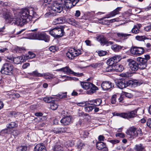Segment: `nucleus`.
Masks as SVG:
<instances>
[{
  "label": "nucleus",
  "mask_w": 151,
  "mask_h": 151,
  "mask_svg": "<svg viewBox=\"0 0 151 151\" xmlns=\"http://www.w3.org/2000/svg\"><path fill=\"white\" fill-rule=\"evenodd\" d=\"M81 85L85 89H89L86 91L87 94L91 95L98 90V88L93 83L89 82H82Z\"/></svg>",
  "instance_id": "f257e3e1"
},
{
  "label": "nucleus",
  "mask_w": 151,
  "mask_h": 151,
  "mask_svg": "<svg viewBox=\"0 0 151 151\" xmlns=\"http://www.w3.org/2000/svg\"><path fill=\"white\" fill-rule=\"evenodd\" d=\"M13 69L14 66L11 63H6L3 65L0 72L2 74L9 75L12 73Z\"/></svg>",
  "instance_id": "f03ea898"
},
{
  "label": "nucleus",
  "mask_w": 151,
  "mask_h": 151,
  "mask_svg": "<svg viewBox=\"0 0 151 151\" xmlns=\"http://www.w3.org/2000/svg\"><path fill=\"white\" fill-rule=\"evenodd\" d=\"M49 32L51 35L56 38L61 37L64 34L63 29L60 27L54 28L50 30Z\"/></svg>",
  "instance_id": "7ed1b4c3"
},
{
  "label": "nucleus",
  "mask_w": 151,
  "mask_h": 151,
  "mask_svg": "<svg viewBox=\"0 0 151 151\" xmlns=\"http://www.w3.org/2000/svg\"><path fill=\"white\" fill-rule=\"evenodd\" d=\"M81 54V51L80 50H76L74 48H71L66 53V55L69 58L72 59Z\"/></svg>",
  "instance_id": "20e7f679"
},
{
  "label": "nucleus",
  "mask_w": 151,
  "mask_h": 151,
  "mask_svg": "<svg viewBox=\"0 0 151 151\" xmlns=\"http://www.w3.org/2000/svg\"><path fill=\"white\" fill-rule=\"evenodd\" d=\"M32 37L34 39L43 40L46 42H48L50 40L48 36L44 32L34 34Z\"/></svg>",
  "instance_id": "39448f33"
},
{
  "label": "nucleus",
  "mask_w": 151,
  "mask_h": 151,
  "mask_svg": "<svg viewBox=\"0 0 151 151\" xmlns=\"http://www.w3.org/2000/svg\"><path fill=\"white\" fill-rule=\"evenodd\" d=\"M25 23L24 20L23 19L19 14L17 16H15V17L14 18L12 21V23L21 26L23 25Z\"/></svg>",
  "instance_id": "423d86ee"
},
{
  "label": "nucleus",
  "mask_w": 151,
  "mask_h": 151,
  "mask_svg": "<svg viewBox=\"0 0 151 151\" xmlns=\"http://www.w3.org/2000/svg\"><path fill=\"white\" fill-rule=\"evenodd\" d=\"M128 65L130 69L133 71H136L138 68L139 66L138 64L135 61L133 60L130 59L127 60Z\"/></svg>",
  "instance_id": "0eeeda50"
},
{
  "label": "nucleus",
  "mask_w": 151,
  "mask_h": 151,
  "mask_svg": "<svg viewBox=\"0 0 151 151\" xmlns=\"http://www.w3.org/2000/svg\"><path fill=\"white\" fill-rule=\"evenodd\" d=\"M62 1V0H61ZM65 5L68 9H70L76 5L79 1V0H63Z\"/></svg>",
  "instance_id": "6e6552de"
},
{
  "label": "nucleus",
  "mask_w": 151,
  "mask_h": 151,
  "mask_svg": "<svg viewBox=\"0 0 151 151\" xmlns=\"http://www.w3.org/2000/svg\"><path fill=\"white\" fill-rule=\"evenodd\" d=\"M137 60L139 62V68L143 69L146 68L147 66V60L140 57L137 58Z\"/></svg>",
  "instance_id": "1a4fd4ad"
},
{
  "label": "nucleus",
  "mask_w": 151,
  "mask_h": 151,
  "mask_svg": "<svg viewBox=\"0 0 151 151\" xmlns=\"http://www.w3.org/2000/svg\"><path fill=\"white\" fill-rule=\"evenodd\" d=\"M19 15L24 20L25 22H28L30 21L29 16L28 14V9H23L21 13Z\"/></svg>",
  "instance_id": "9d476101"
},
{
  "label": "nucleus",
  "mask_w": 151,
  "mask_h": 151,
  "mask_svg": "<svg viewBox=\"0 0 151 151\" xmlns=\"http://www.w3.org/2000/svg\"><path fill=\"white\" fill-rule=\"evenodd\" d=\"M56 71H61L67 75L73 74L74 75H75V72L72 71L68 66H66L65 67L57 69Z\"/></svg>",
  "instance_id": "9b49d317"
},
{
  "label": "nucleus",
  "mask_w": 151,
  "mask_h": 151,
  "mask_svg": "<svg viewBox=\"0 0 151 151\" xmlns=\"http://www.w3.org/2000/svg\"><path fill=\"white\" fill-rule=\"evenodd\" d=\"M51 9L53 11L56 12L60 13L63 9L61 5L58 3H54L51 7Z\"/></svg>",
  "instance_id": "f8f14e48"
},
{
  "label": "nucleus",
  "mask_w": 151,
  "mask_h": 151,
  "mask_svg": "<svg viewBox=\"0 0 151 151\" xmlns=\"http://www.w3.org/2000/svg\"><path fill=\"white\" fill-rule=\"evenodd\" d=\"M101 86L104 90H107L112 87L111 83L110 81H103Z\"/></svg>",
  "instance_id": "ddd939ff"
},
{
  "label": "nucleus",
  "mask_w": 151,
  "mask_h": 151,
  "mask_svg": "<svg viewBox=\"0 0 151 151\" xmlns=\"http://www.w3.org/2000/svg\"><path fill=\"white\" fill-rule=\"evenodd\" d=\"M60 122L63 125H68L71 122V118L70 116H67L62 119Z\"/></svg>",
  "instance_id": "4468645a"
},
{
  "label": "nucleus",
  "mask_w": 151,
  "mask_h": 151,
  "mask_svg": "<svg viewBox=\"0 0 151 151\" xmlns=\"http://www.w3.org/2000/svg\"><path fill=\"white\" fill-rule=\"evenodd\" d=\"M137 129L134 127H130L128 131L127 132V133L128 135L130 136V137L134 138L136 137V133Z\"/></svg>",
  "instance_id": "2eb2a0df"
},
{
  "label": "nucleus",
  "mask_w": 151,
  "mask_h": 151,
  "mask_svg": "<svg viewBox=\"0 0 151 151\" xmlns=\"http://www.w3.org/2000/svg\"><path fill=\"white\" fill-rule=\"evenodd\" d=\"M96 147L99 150H103V151H108V149L106 144L103 142H98L96 143Z\"/></svg>",
  "instance_id": "dca6fc26"
},
{
  "label": "nucleus",
  "mask_w": 151,
  "mask_h": 151,
  "mask_svg": "<svg viewBox=\"0 0 151 151\" xmlns=\"http://www.w3.org/2000/svg\"><path fill=\"white\" fill-rule=\"evenodd\" d=\"M141 27L142 25L140 24H137L134 25L131 30V32L135 34L139 33L140 32L139 29Z\"/></svg>",
  "instance_id": "f3484780"
},
{
  "label": "nucleus",
  "mask_w": 151,
  "mask_h": 151,
  "mask_svg": "<svg viewBox=\"0 0 151 151\" xmlns=\"http://www.w3.org/2000/svg\"><path fill=\"white\" fill-rule=\"evenodd\" d=\"M67 129L66 128H55L52 130V132L56 134H62L66 132Z\"/></svg>",
  "instance_id": "a211bd4d"
},
{
  "label": "nucleus",
  "mask_w": 151,
  "mask_h": 151,
  "mask_svg": "<svg viewBox=\"0 0 151 151\" xmlns=\"http://www.w3.org/2000/svg\"><path fill=\"white\" fill-rule=\"evenodd\" d=\"M4 18L7 22L11 23L12 22L14 17H13L10 12H6L4 14Z\"/></svg>",
  "instance_id": "6ab92c4d"
},
{
  "label": "nucleus",
  "mask_w": 151,
  "mask_h": 151,
  "mask_svg": "<svg viewBox=\"0 0 151 151\" xmlns=\"http://www.w3.org/2000/svg\"><path fill=\"white\" fill-rule=\"evenodd\" d=\"M45 147L43 143L37 144L35 147V151H45Z\"/></svg>",
  "instance_id": "aec40b11"
},
{
  "label": "nucleus",
  "mask_w": 151,
  "mask_h": 151,
  "mask_svg": "<svg viewBox=\"0 0 151 151\" xmlns=\"http://www.w3.org/2000/svg\"><path fill=\"white\" fill-rule=\"evenodd\" d=\"M116 85L118 88L121 89L126 88L128 86V84L126 83L124 81L120 80L118 81L117 82H116Z\"/></svg>",
  "instance_id": "412c9836"
},
{
  "label": "nucleus",
  "mask_w": 151,
  "mask_h": 151,
  "mask_svg": "<svg viewBox=\"0 0 151 151\" xmlns=\"http://www.w3.org/2000/svg\"><path fill=\"white\" fill-rule=\"evenodd\" d=\"M121 7H118L113 11L111 12L107 15V17L109 18L119 14V11L121 10Z\"/></svg>",
  "instance_id": "4be33fe9"
},
{
  "label": "nucleus",
  "mask_w": 151,
  "mask_h": 151,
  "mask_svg": "<svg viewBox=\"0 0 151 151\" xmlns=\"http://www.w3.org/2000/svg\"><path fill=\"white\" fill-rule=\"evenodd\" d=\"M134 149L136 151H145V147L142 144L136 145L134 148Z\"/></svg>",
  "instance_id": "5701e85b"
},
{
  "label": "nucleus",
  "mask_w": 151,
  "mask_h": 151,
  "mask_svg": "<svg viewBox=\"0 0 151 151\" xmlns=\"http://www.w3.org/2000/svg\"><path fill=\"white\" fill-rule=\"evenodd\" d=\"M18 126V124L17 121L11 122L6 125V127L8 129H12L16 128Z\"/></svg>",
  "instance_id": "b1692460"
},
{
  "label": "nucleus",
  "mask_w": 151,
  "mask_h": 151,
  "mask_svg": "<svg viewBox=\"0 0 151 151\" xmlns=\"http://www.w3.org/2000/svg\"><path fill=\"white\" fill-rule=\"evenodd\" d=\"M114 70L118 72H122L124 69V67L121 65L117 64L114 66Z\"/></svg>",
  "instance_id": "393cba45"
},
{
  "label": "nucleus",
  "mask_w": 151,
  "mask_h": 151,
  "mask_svg": "<svg viewBox=\"0 0 151 151\" xmlns=\"http://www.w3.org/2000/svg\"><path fill=\"white\" fill-rule=\"evenodd\" d=\"M117 35L120 38L124 39H127L129 36L131 35L130 34H126L119 33H117Z\"/></svg>",
  "instance_id": "a878e982"
},
{
  "label": "nucleus",
  "mask_w": 151,
  "mask_h": 151,
  "mask_svg": "<svg viewBox=\"0 0 151 151\" xmlns=\"http://www.w3.org/2000/svg\"><path fill=\"white\" fill-rule=\"evenodd\" d=\"M111 48L114 51L118 52L122 49V47L117 44H115L112 45Z\"/></svg>",
  "instance_id": "bb28decb"
},
{
  "label": "nucleus",
  "mask_w": 151,
  "mask_h": 151,
  "mask_svg": "<svg viewBox=\"0 0 151 151\" xmlns=\"http://www.w3.org/2000/svg\"><path fill=\"white\" fill-rule=\"evenodd\" d=\"M54 21L57 23L62 24L65 22V17H61L55 19Z\"/></svg>",
  "instance_id": "cd10ccee"
},
{
  "label": "nucleus",
  "mask_w": 151,
  "mask_h": 151,
  "mask_svg": "<svg viewBox=\"0 0 151 151\" xmlns=\"http://www.w3.org/2000/svg\"><path fill=\"white\" fill-rule=\"evenodd\" d=\"M30 76L35 77H39L42 76V73H39L37 70H35L32 73H29Z\"/></svg>",
  "instance_id": "c85d7f7f"
},
{
  "label": "nucleus",
  "mask_w": 151,
  "mask_h": 151,
  "mask_svg": "<svg viewBox=\"0 0 151 151\" xmlns=\"http://www.w3.org/2000/svg\"><path fill=\"white\" fill-rule=\"evenodd\" d=\"M8 133V130L5 129L2 130L0 132V140H1L5 138V133Z\"/></svg>",
  "instance_id": "c756f323"
},
{
  "label": "nucleus",
  "mask_w": 151,
  "mask_h": 151,
  "mask_svg": "<svg viewBox=\"0 0 151 151\" xmlns=\"http://www.w3.org/2000/svg\"><path fill=\"white\" fill-rule=\"evenodd\" d=\"M42 77L46 79L50 80L53 78V75L46 73H42Z\"/></svg>",
  "instance_id": "7c9ffc66"
},
{
  "label": "nucleus",
  "mask_w": 151,
  "mask_h": 151,
  "mask_svg": "<svg viewBox=\"0 0 151 151\" xmlns=\"http://www.w3.org/2000/svg\"><path fill=\"white\" fill-rule=\"evenodd\" d=\"M36 13L35 12L33 9L31 10L28 9V16H29V20L32 19V18L33 17H34L35 15L36 14Z\"/></svg>",
  "instance_id": "2f4dec72"
},
{
  "label": "nucleus",
  "mask_w": 151,
  "mask_h": 151,
  "mask_svg": "<svg viewBox=\"0 0 151 151\" xmlns=\"http://www.w3.org/2000/svg\"><path fill=\"white\" fill-rule=\"evenodd\" d=\"M137 111L134 110L128 113V118H133L137 116Z\"/></svg>",
  "instance_id": "473e14b6"
},
{
  "label": "nucleus",
  "mask_w": 151,
  "mask_h": 151,
  "mask_svg": "<svg viewBox=\"0 0 151 151\" xmlns=\"http://www.w3.org/2000/svg\"><path fill=\"white\" fill-rule=\"evenodd\" d=\"M54 97H50L44 98L43 100L44 101L47 103H50L52 102H55V100H52L54 99Z\"/></svg>",
  "instance_id": "72a5a7b5"
},
{
  "label": "nucleus",
  "mask_w": 151,
  "mask_h": 151,
  "mask_svg": "<svg viewBox=\"0 0 151 151\" xmlns=\"http://www.w3.org/2000/svg\"><path fill=\"white\" fill-rule=\"evenodd\" d=\"M99 41L102 43H107V41L103 35H100L98 37Z\"/></svg>",
  "instance_id": "f704fd0d"
},
{
  "label": "nucleus",
  "mask_w": 151,
  "mask_h": 151,
  "mask_svg": "<svg viewBox=\"0 0 151 151\" xmlns=\"http://www.w3.org/2000/svg\"><path fill=\"white\" fill-rule=\"evenodd\" d=\"M12 60L14 63L18 64L21 62V57L20 56L15 57Z\"/></svg>",
  "instance_id": "c9c22d12"
},
{
  "label": "nucleus",
  "mask_w": 151,
  "mask_h": 151,
  "mask_svg": "<svg viewBox=\"0 0 151 151\" xmlns=\"http://www.w3.org/2000/svg\"><path fill=\"white\" fill-rule=\"evenodd\" d=\"M29 55H26L25 57L26 59H32L35 57V55L33 52H28Z\"/></svg>",
  "instance_id": "e433bc0d"
},
{
  "label": "nucleus",
  "mask_w": 151,
  "mask_h": 151,
  "mask_svg": "<svg viewBox=\"0 0 151 151\" xmlns=\"http://www.w3.org/2000/svg\"><path fill=\"white\" fill-rule=\"evenodd\" d=\"M115 63L119 62L122 59L120 55H116L112 57Z\"/></svg>",
  "instance_id": "4c0bfd02"
},
{
  "label": "nucleus",
  "mask_w": 151,
  "mask_h": 151,
  "mask_svg": "<svg viewBox=\"0 0 151 151\" xmlns=\"http://www.w3.org/2000/svg\"><path fill=\"white\" fill-rule=\"evenodd\" d=\"M67 92H61L60 94L57 95L56 96L57 97H60L61 99H64L67 98Z\"/></svg>",
  "instance_id": "58836bf2"
},
{
  "label": "nucleus",
  "mask_w": 151,
  "mask_h": 151,
  "mask_svg": "<svg viewBox=\"0 0 151 151\" xmlns=\"http://www.w3.org/2000/svg\"><path fill=\"white\" fill-rule=\"evenodd\" d=\"M58 104L55 103V101L52 102L50 104V108L53 110H56L58 108Z\"/></svg>",
  "instance_id": "ea45409f"
},
{
  "label": "nucleus",
  "mask_w": 151,
  "mask_h": 151,
  "mask_svg": "<svg viewBox=\"0 0 151 151\" xmlns=\"http://www.w3.org/2000/svg\"><path fill=\"white\" fill-rule=\"evenodd\" d=\"M66 21L69 24L73 25H75L76 24L75 20L73 18H68L67 19Z\"/></svg>",
  "instance_id": "a19ab883"
},
{
  "label": "nucleus",
  "mask_w": 151,
  "mask_h": 151,
  "mask_svg": "<svg viewBox=\"0 0 151 151\" xmlns=\"http://www.w3.org/2000/svg\"><path fill=\"white\" fill-rule=\"evenodd\" d=\"M27 147L25 146H21L17 148V151H27Z\"/></svg>",
  "instance_id": "79ce46f5"
},
{
  "label": "nucleus",
  "mask_w": 151,
  "mask_h": 151,
  "mask_svg": "<svg viewBox=\"0 0 151 151\" xmlns=\"http://www.w3.org/2000/svg\"><path fill=\"white\" fill-rule=\"evenodd\" d=\"M137 55H138L142 54L144 52V49L141 47H137Z\"/></svg>",
  "instance_id": "37998d69"
},
{
  "label": "nucleus",
  "mask_w": 151,
  "mask_h": 151,
  "mask_svg": "<svg viewBox=\"0 0 151 151\" xmlns=\"http://www.w3.org/2000/svg\"><path fill=\"white\" fill-rule=\"evenodd\" d=\"M136 40L140 41H144L145 40L148 39V38L145 36H137L136 37Z\"/></svg>",
  "instance_id": "c03bdc74"
},
{
  "label": "nucleus",
  "mask_w": 151,
  "mask_h": 151,
  "mask_svg": "<svg viewBox=\"0 0 151 151\" xmlns=\"http://www.w3.org/2000/svg\"><path fill=\"white\" fill-rule=\"evenodd\" d=\"M101 101V99H99L93 100V103L94 105L99 106L100 105Z\"/></svg>",
  "instance_id": "a18cd8bd"
},
{
  "label": "nucleus",
  "mask_w": 151,
  "mask_h": 151,
  "mask_svg": "<svg viewBox=\"0 0 151 151\" xmlns=\"http://www.w3.org/2000/svg\"><path fill=\"white\" fill-rule=\"evenodd\" d=\"M113 59L111 58L107 60V63L109 66H111L114 67V64L115 63Z\"/></svg>",
  "instance_id": "49530a36"
},
{
  "label": "nucleus",
  "mask_w": 151,
  "mask_h": 151,
  "mask_svg": "<svg viewBox=\"0 0 151 151\" xmlns=\"http://www.w3.org/2000/svg\"><path fill=\"white\" fill-rule=\"evenodd\" d=\"M95 106H89L86 107L84 108L85 111L87 112L91 111L94 108Z\"/></svg>",
  "instance_id": "de8ad7c7"
},
{
  "label": "nucleus",
  "mask_w": 151,
  "mask_h": 151,
  "mask_svg": "<svg viewBox=\"0 0 151 151\" xmlns=\"http://www.w3.org/2000/svg\"><path fill=\"white\" fill-rule=\"evenodd\" d=\"M49 49L51 52H55L58 50V47L55 46H51L49 47Z\"/></svg>",
  "instance_id": "09e8293b"
},
{
  "label": "nucleus",
  "mask_w": 151,
  "mask_h": 151,
  "mask_svg": "<svg viewBox=\"0 0 151 151\" xmlns=\"http://www.w3.org/2000/svg\"><path fill=\"white\" fill-rule=\"evenodd\" d=\"M54 150L55 151H62L63 149L62 147L60 145H58L55 146Z\"/></svg>",
  "instance_id": "8fccbe9b"
},
{
  "label": "nucleus",
  "mask_w": 151,
  "mask_h": 151,
  "mask_svg": "<svg viewBox=\"0 0 151 151\" xmlns=\"http://www.w3.org/2000/svg\"><path fill=\"white\" fill-rule=\"evenodd\" d=\"M117 116H119L121 117L125 118H128V113H123L121 114H117Z\"/></svg>",
  "instance_id": "3c124183"
},
{
  "label": "nucleus",
  "mask_w": 151,
  "mask_h": 151,
  "mask_svg": "<svg viewBox=\"0 0 151 151\" xmlns=\"http://www.w3.org/2000/svg\"><path fill=\"white\" fill-rule=\"evenodd\" d=\"M15 50L17 52H21L25 50V49L23 47H16L15 48Z\"/></svg>",
  "instance_id": "603ef678"
},
{
  "label": "nucleus",
  "mask_w": 151,
  "mask_h": 151,
  "mask_svg": "<svg viewBox=\"0 0 151 151\" xmlns=\"http://www.w3.org/2000/svg\"><path fill=\"white\" fill-rule=\"evenodd\" d=\"M130 52L132 54L134 55H137V47H134L130 49Z\"/></svg>",
  "instance_id": "864d4df0"
},
{
  "label": "nucleus",
  "mask_w": 151,
  "mask_h": 151,
  "mask_svg": "<svg viewBox=\"0 0 151 151\" xmlns=\"http://www.w3.org/2000/svg\"><path fill=\"white\" fill-rule=\"evenodd\" d=\"M8 134H12L14 136H16L19 135L20 134V132L17 130H13L12 132H8Z\"/></svg>",
  "instance_id": "5fc2aeb1"
},
{
  "label": "nucleus",
  "mask_w": 151,
  "mask_h": 151,
  "mask_svg": "<svg viewBox=\"0 0 151 151\" xmlns=\"http://www.w3.org/2000/svg\"><path fill=\"white\" fill-rule=\"evenodd\" d=\"M116 95L114 94L113 95L111 98V102L112 104H114L116 101Z\"/></svg>",
  "instance_id": "6e6d98bb"
},
{
  "label": "nucleus",
  "mask_w": 151,
  "mask_h": 151,
  "mask_svg": "<svg viewBox=\"0 0 151 151\" xmlns=\"http://www.w3.org/2000/svg\"><path fill=\"white\" fill-rule=\"evenodd\" d=\"M114 70V67L109 65L106 68V70L107 72H111Z\"/></svg>",
  "instance_id": "4d7b16f0"
},
{
  "label": "nucleus",
  "mask_w": 151,
  "mask_h": 151,
  "mask_svg": "<svg viewBox=\"0 0 151 151\" xmlns=\"http://www.w3.org/2000/svg\"><path fill=\"white\" fill-rule=\"evenodd\" d=\"M84 146V144L81 141H79L77 143V147L79 149H82Z\"/></svg>",
  "instance_id": "13d9d810"
},
{
  "label": "nucleus",
  "mask_w": 151,
  "mask_h": 151,
  "mask_svg": "<svg viewBox=\"0 0 151 151\" xmlns=\"http://www.w3.org/2000/svg\"><path fill=\"white\" fill-rule=\"evenodd\" d=\"M10 96L11 97H12V98H18L20 96V95L18 93H14L10 94Z\"/></svg>",
  "instance_id": "bf43d9fd"
},
{
  "label": "nucleus",
  "mask_w": 151,
  "mask_h": 151,
  "mask_svg": "<svg viewBox=\"0 0 151 151\" xmlns=\"http://www.w3.org/2000/svg\"><path fill=\"white\" fill-rule=\"evenodd\" d=\"M87 102H82L79 103H76L77 105L80 106H84L87 105Z\"/></svg>",
  "instance_id": "052dcab7"
},
{
  "label": "nucleus",
  "mask_w": 151,
  "mask_h": 151,
  "mask_svg": "<svg viewBox=\"0 0 151 151\" xmlns=\"http://www.w3.org/2000/svg\"><path fill=\"white\" fill-rule=\"evenodd\" d=\"M106 52L105 51L101 50L99 51L98 52V55L99 56H103L105 55L106 53Z\"/></svg>",
  "instance_id": "680f3d73"
},
{
  "label": "nucleus",
  "mask_w": 151,
  "mask_h": 151,
  "mask_svg": "<svg viewBox=\"0 0 151 151\" xmlns=\"http://www.w3.org/2000/svg\"><path fill=\"white\" fill-rule=\"evenodd\" d=\"M123 93V95H125L126 97L128 98H131L132 96V94L130 93L124 92Z\"/></svg>",
  "instance_id": "e2e57ef3"
},
{
  "label": "nucleus",
  "mask_w": 151,
  "mask_h": 151,
  "mask_svg": "<svg viewBox=\"0 0 151 151\" xmlns=\"http://www.w3.org/2000/svg\"><path fill=\"white\" fill-rule=\"evenodd\" d=\"M135 134L136 135V137L138 136H141L142 134L141 129H139L137 130Z\"/></svg>",
  "instance_id": "0e129e2a"
},
{
  "label": "nucleus",
  "mask_w": 151,
  "mask_h": 151,
  "mask_svg": "<svg viewBox=\"0 0 151 151\" xmlns=\"http://www.w3.org/2000/svg\"><path fill=\"white\" fill-rule=\"evenodd\" d=\"M89 133L87 131H83L81 133V134L83 137L86 138L88 135Z\"/></svg>",
  "instance_id": "69168bd1"
},
{
  "label": "nucleus",
  "mask_w": 151,
  "mask_h": 151,
  "mask_svg": "<svg viewBox=\"0 0 151 151\" xmlns=\"http://www.w3.org/2000/svg\"><path fill=\"white\" fill-rule=\"evenodd\" d=\"M115 136L116 137H119L122 138H123L125 137L124 134L122 133H118L116 134Z\"/></svg>",
  "instance_id": "338daca9"
},
{
  "label": "nucleus",
  "mask_w": 151,
  "mask_h": 151,
  "mask_svg": "<svg viewBox=\"0 0 151 151\" xmlns=\"http://www.w3.org/2000/svg\"><path fill=\"white\" fill-rule=\"evenodd\" d=\"M145 31L148 32L151 31V25L147 26L145 28Z\"/></svg>",
  "instance_id": "774afa93"
}]
</instances>
